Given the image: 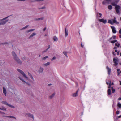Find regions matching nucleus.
<instances>
[{
    "label": "nucleus",
    "instance_id": "1",
    "mask_svg": "<svg viewBox=\"0 0 121 121\" xmlns=\"http://www.w3.org/2000/svg\"><path fill=\"white\" fill-rule=\"evenodd\" d=\"M12 54L13 57L14 58L18 64H21L22 63V62L17 57V56L15 53L13 51L12 52Z\"/></svg>",
    "mask_w": 121,
    "mask_h": 121
},
{
    "label": "nucleus",
    "instance_id": "2",
    "mask_svg": "<svg viewBox=\"0 0 121 121\" xmlns=\"http://www.w3.org/2000/svg\"><path fill=\"white\" fill-rule=\"evenodd\" d=\"M17 70L22 75L23 77L26 79H28V78L26 75L22 70L19 69H17Z\"/></svg>",
    "mask_w": 121,
    "mask_h": 121
},
{
    "label": "nucleus",
    "instance_id": "3",
    "mask_svg": "<svg viewBox=\"0 0 121 121\" xmlns=\"http://www.w3.org/2000/svg\"><path fill=\"white\" fill-rule=\"evenodd\" d=\"M9 16H8L3 18L2 19H0L1 25H3L5 24L8 21V20H6Z\"/></svg>",
    "mask_w": 121,
    "mask_h": 121
},
{
    "label": "nucleus",
    "instance_id": "4",
    "mask_svg": "<svg viewBox=\"0 0 121 121\" xmlns=\"http://www.w3.org/2000/svg\"><path fill=\"white\" fill-rule=\"evenodd\" d=\"M114 63H115V65L116 66L118 64V62L119 61V59L117 57L114 58L113 59Z\"/></svg>",
    "mask_w": 121,
    "mask_h": 121
},
{
    "label": "nucleus",
    "instance_id": "5",
    "mask_svg": "<svg viewBox=\"0 0 121 121\" xmlns=\"http://www.w3.org/2000/svg\"><path fill=\"white\" fill-rule=\"evenodd\" d=\"M111 2V0H104L102 2L104 5H106L107 4H109Z\"/></svg>",
    "mask_w": 121,
    "mask_h": 121
},
{
    "label": "nucleus",
    "instance_id": "6",
    "mask_svg": "<svg viewBox=\"0 0 121 121\" xmlns=\"http://www.w3.org/2000/svg\"><path fill=\"white\" fill-rule=\"evenodd\" d=\"M120 8V6L118 5H116L115 6V9L116 12L118 14H119V10Z\"/></svg>",
    "mask_w": 121,
    "mask_h": 121
},
{
    "label": "nucleus",
    "instance_id": "7",
    "mask_svg": "<svg viewBox=\"0 0 121 121\" xmlns=\"http://www.w3.org/2000/svg\"><path fill=\"white\" fill-rule=\"evenodd\" d=\"M96 17L98 18H100L102 17V14L101 13L96 12L95 13Z\"/></svg>",
    "mask_w": 121,
    "mask_h": 121
},
{
    "label": "nucleus",
    "instance_id": "8",
    "mask_svg": "<svg viewBox=\"0 0 121 121\" xmlns=\"http://www.w3.org/2000/svg\"><path fill=\"white\" fill-rule=\"evenodd\" d=\"M117 48L116 47H115L114 48V49H115V52H113V54L114 55H115L116 54L118 55L119 53V51L117 52L116 50Z\"/></svg>",
    "mask_w": 121,
    "mask_h": 121
},
{
    "label": "nucleus",
    "instance_id": "9",
    "mask_svg": "<svg viewBox=\"0 0 121 121\" xmlns=\"http://www.w3.org/2000/svg\"><path fill=\"white\" fill-rule=\"evenodd\" d=\"M106 69L107 70L108 72V75H109L111 74V69L110 68H109L108 66H107L106 67Z\"/></svg>",
    "mask_w": 121,
    "mask_h": 121
},
{
    "label": "nucleus",
    "instance_id": "10",
    "mask_svg": "<svg viewBox=\"0 0 121 121\" xmlns=\"http://www.w3.org/2000/svg\"><path fill=\"white\" fill-rule=\"evenodd\" d=\"M99 21L104 24H106L107 22V20L106 19H104V18L99 19Z\"/></svg>",
    "mask_w": 121,
    "mask_h": 121
},
{
    "label": "nucleus",
    "instance_id": "11",
    "mask_svg": "<svg viewBox=\"0 0 121 121\" xmlns=\"http://www.w3.org/2000/svg\"><path fill=\"white\" fill-rule=\"evenodd\" d=\"M25 115L26 117H32L33 118V115L30 113H26L25 114Z\"/></svg>",
    "mask_w": 121,
    "mask_h": 121
},
{
    "label": "nucleus",
    "instance_id": "12",
    "mask_svg": "<svg viewBox=\"0 0 121 121\" xmlns=\"http://www.w3.org/2000/svg\"><path fill=\"white\" fill-rule=\"evenodd\" d=\"M43 68L41 67H40L38 70V72L39 73H43Z\"/></svg>",
    "mask_w": 121,
    "mask_h": 121
},
{
    "label": "nucleus",
    "instance_id": "13",
    "mask_svg": "<svg viewBox=\"0 0 121 121\" xmlns=\"http://www.w3.org/2000/svg\"><path fill=\"white\" fill-rule=\"evenodd\" d=\"M111 27L113 33H116V29L115 27L114 26H111Z\"/></svg>",
    "mask_w": 121,
    "mask_h": 121
},
{
    "label": "nucleus",
    "instance_id": "14",
    "mask_svg": "<svg viewBox=\"0 0 121 121\" xmlns=\"http://www.w3.org/2000/svg\"><path fill=\"white\" fill-rule=\"evenodd\" d=\"M28 73L29 76L30 78H31V79H32V81H34L35 80L34 79L31 74L29 72H28Z\"/></svg>",
    "mask_w": 121,
    "mask_h": 121
},
{
    "label": "nucleus",
    "instance_id": "15",
    "mask_svg": "<svg viewBox=\"0 0 121 121\" xmlns=\"http://www.w3.org/2000/svg\"><path fill=\"white\" fill-rule=\"evenodd\" d=\"M3 93L4 94L5 96L6 95V90L5 88L4 87H3Z\"/></svg>",
    "mask_w": 121,
    "mask_h": 121
},
{
    "label": "nucleus",
    "instance_id": "16",
    "mask_svg": "<svg viewBox=\"0 0 121 121\" xmlns=\"http://www.w3.org/2000/svg\"><path fill=\"white\" fill-rule=\"evenodd\" d=\"M50 64V62H48L46 63L43 64V66L44 67H47Z\"/></svg>",
    "mask_w": 121,
    "mask_h": 121
},
{
    "label": "nucleus",
    "instance_id": "17",
    "mask_svg": "<svg viewBox=\"0 0 121 121\" xmlns=\"http://www.w3.org/2000/svg\"><path fill=\"white\" fill-rule=\"evenodd\" d=\"M36 34V33H33L30 35V36L29 37V39H30L33 36H35Z\"/></svg>",
    "mask_w": 121,
    "mask_h": 121
},
{
    "label": "nucleus",
    "instance_id": "18",
    "mask_svg": "<svg viewBox=\"0 0 121 121\" xmlns=\"http://www.w3.org/2000/svg\"><path fill=\"white\" fill-rule=\"evenodd\" d=\"M78 90L75 93H74L73 95V96L74 97H76L78 96Z\"/></svg>",
    "mask_w": 121,
    "mask_h": 121
},
{
    "label": "nucleus",
    "instance_id": "19",
    "mask_svg": "<svg viewBox=\"0 0 121 121\" xmlns=\"http://www.w3.org/2000/svg\"><path fill=\"white\" fill-rule=\"evenodd\" d=\"M19 79L21 80L23 82H24L26 83V84L28 85L29 84L27 82H26V81H25L23 79L20 77H19Z\"/></svg>",
    "mask_w": 121,
    "mask_h": 121
},
{
    "label": "nucleus",
    "instance_id": "20",
    "mask_svg": "<svg viewBox=\"0 0 121 121\" xmlns=\"http://www.w3.org/2000/svg\"><path fill=\"white\" fill-rule=\"evenodd\" d=\"M68 30H67L66 28L65 30V36L66 37L68 35Z\"/></svg>",
    "mask_w": 121,
    "mask_h": 121
},
{
    "label": "nucleus",
    "instance_id": "21",
    "mask_svg": "<svg viewBox=\"0 0 121 121\" xmlns=\"http://www.w3.org/2000/svg\"><path fill=\"white\" fill-rule=\"evenodd\" d=\"M53 40L54 41L57 42L58 41V39L57 37L56 36H55L53 37Z\"/></svg>",
    "mask_w": 121,
    "mask_h": 121
},
{
    "label": "nucleus",
    "instance_id": "22",
    "mask_svg": "<svg viewBox=\"0 0 121 121\" xmlns=\"http://www.w3.org/2000/svg\"><path fill=\"white\" fill-rule=\"evenodd\" d=\"M117 106L118 107V108H117L118 109L120 108L121 107V104H120L119 102H118L117 105Z\"/></svg>",
    "mask_w": 121,
    "mask_h": 121
},
{
    "label": "nucleus",
    "instance_id": "23",
    "mask_svg": "<svg viewBox=\"0 0 121 121\" xmlns=\"http://www.w3.org/2000/svg\"><path fill=\"white\" fill-rule=\"evenodd\" d=\"M35 29H32L29 30H28L26 31V33H28L30 32L33 31L35 30Z\"/></svg>",
    "mask_w": 121,
    "mask_h": 121
},
{
    "label": "nucleus",
    "instance_id": "24",
    "mask_svg": "<svg viewBox=\"0 0 121 121\" xmlns=\"http://www.w3.org/2000/svg\"><path fill=\"white\" fill-rule=\"evenodd\" d=\"M116 18H114V19L112 20L113 22L114 23H115L117 24H119V22H117L116 20H115Z\"/></svg>",
    "mask_w": 121,
    "mask_h": 121
},
{
    "label": "nucleus",
    "instance_id": "25",
    "mask_svg": "<svg viewBox=\"0 0 121 121\" xmlns=\"http://www.w3.org/2000/svg\"><path fill=\"white\" fill-rule=\"evenodd\" d=\"M55 95V93H53L51 95H50L49 96V98L50 99H52V98H53L54 96Z\"/></svg>",
    "mask_w": 121,
    "mask_h": 121
},
{
    "label": "nucleus",
    "instance_id": "26",
    "mask_svg": "<svg viewBox=\"0 0 121 121\" xmlns=\"http://www.w3.org/2000/svg\"><path fill=\"white\" fill-rule=\"evenodd\" d=\"M2 103L3 104H4L5 105H8L9 104H8L6 101H3L2 102Z\"/></svg>",
    "mask_w": 121,
    "mask_h": 121
},
{
    "label": "nucleus",
    "instance_id": "27",
    "mask_svg": "<svg viewBox=\"0 0 121 121\" xmlns=\"http://www.w3.org/2000/svg\"><path fill=\"white\" fill-rule=\"evenodd\" d=\"M5 117H9L11 118H13L15 119L16 118L15 117L13 116H5Z\"/></svg>",
    "mask_w": 121,
    "mask_h": 121
},
{
    "label": "nucleus",
    "instance_id": "28",
    "mask_svg": "<svg viewBox=\"0 0 121 121\" xmlns=\"http://www.w3.org/2000/svg\"><path fill=\"white\" fill-rule=\"evenodd\" d=\"M108 23L112 25L113 24L112 20H109L108 21Z\"/></svg>",
    "mask_w": 121,
    "mask_h": 121
},
{
    "label": "nucleus",
    "instance_id": "29",
    "mask_svg": "<svg viewBox=\"0 0 121 121\" xmlns=\"http://www.w3.org/2000/svg\"><path fill=\"white\" fill-rule=\"evenodd\" d=\"M111 93V90L110 89H108V95H110Z\"/></svg>",
    "mask_w": 121,
    "mask_h": 121
},
{
    "label": "nucleus",
    "instance_id": "30",
    "mask_svg": "<svg viewBox=\"0 0 121 121\" xmlns=\"http://www.w3.org/2000/svg\"><path fill=\"white\" fill-rule=\"evenodd\" d=\"M117 40H113L112 41H110V42H111V43L112 44H114L115 42H117Z\"/></svg>",
    "mask_w": 121,
    "mask_h": 121
},
{
    "label": "nucleus",
    "instance_id": "31",
    "mask_svg": "<svg viewBox=\"0 0 121 121\" xmlns=\"http://www.w3.org/2000/svg\"><path fill=\"white\" fill-rule=\"evenodd\" d=\"M116 36H113L110 39V40H112V39H116Z\"/></svg>",
    "mask_w": 121,
    "mask_h": 121
},
{
    "label": "nucleus",
    "instance_id": "32",
    "mask_svg": "<svg viewBox=\"0 0 121 121\" xmlns=\"http://www.w3.org/2000/svg\"><path fill=\"white\" fill-rule=\"evenodd\" d=\"M50 48V45H49L48 46V47L45 50H44V51L43 52H45L47 51Z\"/></svg>",
    "mask_w": 121,
    "mask_h": 121
},
{
    "label": "nucleus",
    "instance_id": "33",
    "mask_svg": "<svg viewBox=\"0 0 121 121\" xmlns=\"http://www.w3.org/2000/svg\"><path fill=\"white\" fill-rule=\"evenodd\" d=\"M108 9L109 10H111L112 9V7L111 5H109L108 7Z\"/></svg>",
    "mask_w": 121,
    "mask_h": 121
},
{
    "label": "nucleus",
    "instance_id": "34",
    "mask_svg": "<svg viewBox=\"0 0 121 121\" xmlns=\"http://www.w3.org/2000/svg\"><path fill=\"white\" fill-rule=\"evenodd\" d=\"M115 45L116 46H117V47H119L120 45V43H118V42H117V43L115 44Z\"/></svg>",
    "mask_w": 121,
    "mask_h": 121
},
{
    "label": "nucleus",
    "instance_id": "35",
    "mask_svg": "<svg viewBox=\"0 0 121 121\" xmlns=\"http://www.w3.org/2000/svg\"><path fill=\"white\" fill-rule=\"evenodd\" d=\"M0 109L3 110H6V108L4 107H2V108H0Z\"/></svg>",
    "mask_w": 121,
    "mask_h": 121
},
{
    "label": "nucleus",
    "instance_id": "36",
    "mask_svg": "<svg viewBox=\"0 0 121 121\" xmlns=\"http://www.w3.org/2000/svg\"><path fill=\"white\" fill-rule=\"evenodd\" d=\"M63 53L67 57H68V56L67 55V52H63Z\"/></svg>",
    "mask_w": 121,
    "mask_h": 121
},
{
    "label": "nucleus",
    "instance_id": "37",
    "mask_svg": "<svg viewBox=\"0 0 121 121\" xmlns=\"http://www.w3.org/2000/svg\"><path fill=\"white\" fill-rule=\"evenodd\" d=\"M8 106L12 108H15L14 107V106L11 105L9 104Z\"/></svg>",
    "mask_w": 121,
    "mask_h": 121
},
{
    "label": "nucleus",
    "instance_id": "38",
    "mask_svg": "<svg viewBox=\"0 0 121 121\" xmlns=\"http://www.w3.org/2000/svg\"><path fill=\"white\" fill-rule=\"evenodd\" d=\"M111 88H112V93H113L115 92V89L113 88V87H112Z\"/></svg>",
    "mask_w": 121,
    "mask_h": 121
},
{
    "label": "nucleus",
    "instance_id": "39",
    "mask_svg": "<svg viewBox=\"0 0 121 121\" xmlns=\"http://www.w3.org/2000/svg\"><path fill=\"white\" fill-rule=\"evenodd\" d=\"M43 17H42L40 18H39L38 19H36V20H43Z\"/></svg>",
    "mask_w": 121,
    "mask_h": 121
},
{
    "label": "nucleus",
    "instance_id": "40",
    "mask_svg": "<svg viewBox=\"0 0 121 121\" xmlns=\"http://www.w3.org/2000/svg\"><path fill=\"white\" fill-rule=\"evenodd\" d=\"M111 4L113 6H116V4L115 3H111Z\"/></svg>",
    "mask_w": 121,
    "mask_h": 121
},
{
    "label": "nucleus",
    "instance_id": "41",
    "mask_svg": "<svg viewBox=\"0 0 121 121\" xmlns=\"http://www.w3.org/2000/svg\"><path fill=\"white\" fill-rule=\"evenodd\" d=\"M48 56H46L43 58V60H45L46 59L48 58Z\"/></svg>",
    "mask_w": 121,
    "mask_h": 121
},
{
    "label": "nucleus",
    "instance_id": "42",
    "mask_svg": "<svg viewBox=\"0 0 121 121\" xmlns=\"http://www.w3.org/2000/svg\"><path fill=\"white\" fill-rule=\"evenodd\" d=\"M121 73V71H120L119 72H117V75L119 76V75Z\"/></svg>",
    "mask_w": 121,
    "mask_h": 121
},
{
    "label": "nucleus",
    "instance_id": "43",
    "mask_svg": "<svg viewBox=\"0 0 121 121\" xmlns=\"http://www.w3.org/2000/svg\"><path fill=\"white\" fill-rule=\"evenodd\" d=\"M56 58V57L55 56L53 57L51 60H55Z\"/></svg>",
    "mask_w": 121,
    "mask_h": 121
},
{
    "label": "nucleus",
    "instance_id": "44",
    "mask_svg": "<svg viewBox=\"0 0 121 121\" xmlns=\"http://www.w3.org/2000/svg\"><path fill=\"white\" fill-rule=\"evenodd\" d=\"M28 26H28V25H27L25 27H23V28L22 29H25L27 28V27Z\"/></svg>",
    "mask_w": 121,
    "mask_h": 121
},
{
    "label": "nucleus",
    "instance_id": "45",
    "mask_svg": "<svg viewBox=\"0 0 121 121\" xmlns=\"http://www.w3.org/2000/svg\"><path fill=\"white\" fill-rule=\"evenodd\" d=\"M119 113V111H117L116 112V113L117 114H118Z\"/></svg>",
    "mask_w": 121,
    "mask_h": 121
},
{
    "label": "nucleus",
    "instance_id": "46",
    "mask_svg": "<svg viewBox=\"0 0 121 121\" xmlns=\"http://www.w3.org/2000/svg\"><path fill=\"white\" fill-rule=\"evenodd\" d=\"M45 8V7L44 6V7H42L41 8H39V9H44Z\"/></svg>",
    "mask_w": 121,
    "mask_h": 121
},
{
    "label": "nucleus",
    "instance_id": "47",
    "mask_svg": "<svg viewBox=\"0 0 121 121\" xmlns=\"http://www.w3.org/2000/svg\"><path fill=\"white\" fill-rule=\"evenodd\" d=\"M110 81V84H109V85L108 86V88H110L111 86V84H110V83H111Z\"/></svg>",
    "mask_w": 121,
    "mask_h": 121
},
{
    "label": "nucleus",
    "instance_id": "48",
    "mask_svg": "<svg viewBox=\"0 0 121 121\" xmlns=\"http://www.w3.org/2000/svg\"><path fill=\"white\" fill-rule=\"evenodd\" d=\"M9 43L7 42H5V43H2V44H8Z\"/></svg>",
    "mask_w": 121,
    "mask_h": 121
},
{
    "label": "nucleus",
    "instance_id": "49",
    "mask_svg": "<svg viewBox=\"0 0 121 121\" xmlns=\"http://www.w3.org/2000/svg\"><path fill=\"white\" fill-rule=\"evenodd\" d=\"M44 0H36L35 1H42Z\"/></svg>",
    "mask_w": 121,
    "mask_h": 121
},
{
    "label": "nucleus",
    "instance_id": "50",
    "mask_svg": "<svg viewBox=\"0 0 121 121\" xmlns=\"http://www.w3.org/2000/svg\"><path fill=\"white\" fill-rule=\"evenodd\" d=\"M117 71L118 72H119L120 71V69H117Z\"/></svg>",
    "mask_w": 121,
    "mask_h": 121
},
{
    "label": "nucleus",
    "instance_id": "51",
    "mask_svg": "<svg viewBox=\"0 0 121 121\" xmlns=\"http://www.w3.org/2000/svg\"><path fill=\"white\" fill-rule=\"evenodd\" d=\"M18 1H24L26 0H17Z\"/></svg>",
    "mask_w": 121,
    "mask_h": 121
},
{
    "label": "nucleus",
    "instance_id": "52",
    "mask_svg": "<svg viewBox=\"0 0 121 121\" xmlns=\"http://www.w3.org/2000/svg\"><path fill=\"white\" fill-rule=\"evenodd\" d=\"M119 33L120 34H121V28L120 29V30L119 31Z\"/></svg>",
    "mask_w": 121,
    "mask_h": 121
},
{
    "label": "nucleus",
    "instance_id": "53",
    "mask_svg": "<svg viewBox=\"0 0 121 121\" xmlns=\"http://www.w3.org/2000/svg\"><path fill=\"white\" fill-rule=\"evenodd\" d=\"M81 46L82 47H83L84 45H82V44H81Z\"/></svg>",
    "mask_w": 121,
    "mask_h": 121
},
{
    "label": "nucleus",
    "instance_id": "54",
    "mask_svg": "<svg viewBox=\"0 0 121 121\" xmlns=\"http://www.w3.org/2000/svg\"><path fill=\"white\" fill-rule=\"evenodd\" d=\"M46 29V28H45L43 30V31H44Z\"/></svg>",
    "mask_w": 121,
    "mask_h": 121
},
{
    "label": "nucleus",
    "instance_id": "55",
    "mask_svg": "<svg viewBox=\"0 0 121 121\" xmlns=\"http://www.w3.org/2000/svg\"><path fill=\"white\" fill-rule=\"evenodd\" d=\"M0 113H1L2 114H5V113H4L2 112H1L0 111Z\"/></svg>",
    "mask_w": 121,
    "mask_h": 121
},
{
    "label": "nucleus",
    "instance_id": "56",
    "mask_svg": "<svg viewBox=\"0 0 121 121\" xmlns=\"http://www.w3.org/2000/svg\"><path fill=\"white\" fill-rule=\"evenodd\" d=\"M118 99L119 100H121V97L119 98Z\"/></svg>",
    "mask_w": 121,
    "mask_h": 121
},
{
    "label": "nucleus",
    "instance_id": "57",
    "mask_svg": "<svg viewBox=\"0 0 121 121\" xmlns=\"http://www.w3.org/2000/svg\"><path fill=\"white\" fill-rule=\"evenodd\" d=\"M119 82H120V85H121V81H119Z\"/></svg>",
    "mask_w": 121,
    "mask_h": 121
},
{
    "label": "nucleus",
    "instance_id": "58",
    "mask_svg": "<svg viewBox=\"0 0 121 121\" xmlns=\"http://www.w3.org/2000/svg\"><path fill=\"white\" fill-rule=\"evenodd\" d=\"M118 118H121V115L119 116H118Z\"/></svg>",
    "mask_w": 121,
    "mask_h": 121
},
{
    "label": "nucleus",
    "instance_id": "59",
    "mask_svg": "<svg viewBox=\"0 0 121 121\" xmlns=\"http://www.w3.org/2000/svg\"><path fill=\"white\" fill-rule=\"evenodd\" d=\"M106 83L107 84V85H108L109 84V83L108 82H106Z\"/></svg>",
    "mask_w": 121,
    "mask_h": 121
},
{
    "label": "nucleus",
    "instance_id": "60",
    "mask_svg": "<svg viewBox=\"0 0 121 121\" xmlns=\"http://www.w3.org/2000/svg\"><path fill=\"white\" fill-rule=\"evenodd\" d=\"M119 37L120 38H121V34L120 35Z\"/></svg>",
    "mask_w": 121,
    "mask_h": 121
},
{
    "label": "nucleus",
    "instance_id": "61",
    "mask_svg": "<svg viewBox=\"0 0 121 121\" xmlns=\"http://www.w3.org/2000/svg\"><path fill=\"white\" fill-rule=\"evenodd\" d=\"M40 56H41V55H40L39 56V57H40Z\"/></svg>",
    "mask_w": 121,
    "mask_h": 121
},
{
    "label": "nucleus",
    "instance_id": "62",
    "mask_svg": "<svg viewBox=\"0 0 121 121\" xmlns=\"http://www.w3.org/2000/svg\"><path fill=\"white\" fill-rule=\"evenodd\" d=\"M120 55V56H121V52Z\"/></svg>",
    "mask_w": 121,
    "mask_h": 121
},
{
    "label": "nucleus",
    "instance_id": "63",
    "mask_svg": "<svg viewBox=\"0 0 121 121\" xmlns=\"http://www.w3.org/2000/svg\"><path fill=\"white\" fill-rule=\"evenodd\" d=\"M47 36V35H46H46H45V36Z\"/></svg>",
    "mask_w": 121,
    "mask_h": 121
},
{
    "label": "nucleus",
    "instance_id": "64",
    "mask_svg": "<svg viewBox=\"0 0 121 121\" xmlns=\"http://www.w3.org/2000/svg\"><path fill=\"white\" fill-rule=\"evenodd\" d=\"M120 20L121 21V17H120Z\"/></svg>",
    "mask_w": 121,
    "mask_h": 121
}]
</instances>
